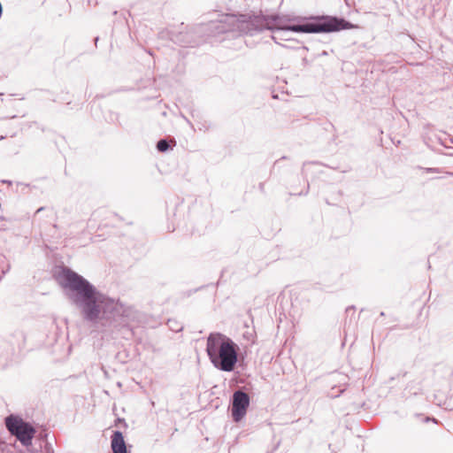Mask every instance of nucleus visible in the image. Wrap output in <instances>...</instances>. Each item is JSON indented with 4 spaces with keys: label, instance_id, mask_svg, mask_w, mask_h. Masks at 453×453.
Segmentation results:
<instances>
[{
    "label": "nucleus",
    "instance_id": "f03ea898",
    "mask_svg": "<svg viewBox=\"0 0 453 453\" xmlns=\"http://www.w3.org/2000/svg\"><path fill=\"white\" fill-rule=\"evenodd\" d=\"M60 277L65 287L77 293L87 319H107V314L117 309V303L98 294L86 280L70 269H63Z\"/></svg>",
    "mask_w": 453,
    "mask_h": 453
},
{
    "label": "nucleus",
    "instance_id": "4468645a",
    "mask_svg": "<svg viewBox=\"0 0 453 453\" xmlns=\"http://www.w3.org/2000/svg\"><path fill=\"white\" fill-rule=\"evenodd\" d=\"M197 29H199V30H204V29H203V27H198Z\"/></svg>",
    "mask_w": 453,
    "mask_h": 453
},
{
    "label": "nucleus",
    "instance_id": "39448f33",
    "mask_svg": "<svg viewBox=\"0 0 453 453\" xmlns=\"http://www.w3.org/2000/svg\"><path fill=\"white\" fill-rule=\"evenodd\" d=\"M250 404L249 395L242 391H236L233 395L232 417L235 422H239L247 412Z\"/></svg>",
    "mask_w": 453,
    "mask_h": 453
},
{
    "label": "nucleus",
    "instance_id": "6e6552de",
    "mask_svg": "<svg viewBox=\"0 0 453 453\" xmlns=\"http://www.w3.org/2000/svg\"><path fill=\"white\" fill-rule=\"evenodd\" d=\"M157 149L160 152H166L172 149V146L166 139H160L157 143Z\"/></svg>",
    "mask_w": 453,
    "mask_h": 453
},
{
    "label": "nucleus",
    "instance_id": "1a4fd4ad",
    "mask_svg": "<svg viewBox=\"0 0 453 453\" xmlns=\"http://www.w3.org/2000/svg\"><path fill=\"white\" fill-rule=\"evenodd\" d=\"M424 170L427 173H441V170L440 168H436V167H427V168H425Z\"/></svg>",
    "mask_w": 453,
    "mask_h": 453
},
{
    "label": "nucleus",
    "instance_id": "f8f14e48",
    "mask_svg": "<svg viewBox=\"0 0 453 453\" xmlns=\"http://www.w3.org/2000/svg\"><path fill=\"white\" fill-rule=\"evenodd\" d=\"M447 174L449 176H453V173H451V172H448Z\"/></svg>",
    "mask_w": 453,
    "mask_h": 453
},
{
    "label": "nucleus",
    "instance_id": "423d86ee",
    "mask_svg": "<svg viewBox=\"0 0 453 453\" xmlns=\"http://www.w3.org/2000/svg\"><path fill=\"white\" fill-rule=\"evenodd\" d=\"M169 37L172 42L182 47H194L196 42L192 40V35L189 32L170 31Z\"/></svg>",
    "mask_w": 453,
    "mask_h": 453
},
{
    "label": "nucleus",
    "instance_id": "f257e3e1",
    "mask_svg": "<svg viewBox=\"0 0 453 453\" xmlns=\"http://www.w3.org/2000/svg\"><path fill=\"white\" fill-rule=\"evenodd\" d=\"M219 19L211 20L205 25L209 35L218 36L228 35L230 37L243 35H254L265 29L273 32L272 39L280 43V40L288 41L287 36L289 31L296 33L319 34L333 33L350 29L353 25L342 18L333 16H311L304 18L300 24L280 27L279 15H250V14H218Z\"/></svg>",
    "mask_w": 453,
    "mask_h": 453
},
{
    "label": "nucleus",
    "instance_id": "ddd939ff",
    "mask_svg": "<svg viewBox=\"0 0 453 453\" xmlns=\"http://www.w3.org/2000/svg\"><path fill=\"white\" fill-rule=\"evenodd\" d=\"M310 188V185H309V183H308V184H307V190H306V191H305V193H304L305 195L308 193V188Z\"/></svg>",
    "mask_w": 453,
    "mask_h": 453
},
{
    "label": "nucleus",
    "instance_id": "20e7f679",
    "mask_svg": "<svg viewBox=\"0 0 453 453\" xmlns=\"http://www.w3.org/2000/svg\"><path fill=\"white\" fill-rule=\"evenodd\" d=\"M5 425L12 434L15 435L22 444H31L35 429L23 419L10 416L5 419Z\"/></svg>",
    "mask_w": 453,
    "mask_h": 453
},
{
    "label": "nucleus",
    "instance_id": "0eeeda50",
    "mask_svg": "<svg viewBox=\"0 0 453 453\" xmlns=\"http://www.w3.org/2000/svg\"><path fill=\"white\" fill-rule=\"evenodd\" d=\"M111 448L113 453H127V444L121 432L115 431L111 435Z\"/></svg>",
    "mask_w": 453,
    "mask_h": 453
},
{
    "label": "nucleus",
    "instance_id": "7ed1b4c3",
    "mask_svg": "<svg viewBox=\"0 0 453 453\" xmlns=\"http://www.w3.org/2000/svg\"><path fill=\"white\" fill-rule=\"evenodd\" d=\"M237 345L227 336L212 333L207 338L206 352L215 367L232 372L238 360Z\"/></svg>",
    "mask_w": 453,
    "mask_h": 453
},
{
    "label": "nucleus",
    "instance_id": "9b49d317",
    "mask_svg": "<svg viewBox=\"0 0 453 453\" xmlns=\"http://www.w3.org/2000/svg\"><path fill=\"white\" fill-rule=\"evenodd\" d=\"M310 164H311V163H304V164H303V169H302L303 173H305L306 167H307V165H310Z\"/></svg>",
    "mask_w": 453,
    "mask_h": 453
},
{
    "label": "nucleus",
    "instance_id": "9d476101",
    "mask_svg": "<svg viewBox=\"0 0 453 453\" xmlns=\"http://www.w3.org/2000/svg\"><path fill=\"white\" fill-rule=\"evenodd\" d=\"M45 211L46 209L44 207L39 208L35 213V219H39L41 217V214Z\"/></svg>",
    "mask_w": 453,
    "mask_h": 453
}]
</instances>
